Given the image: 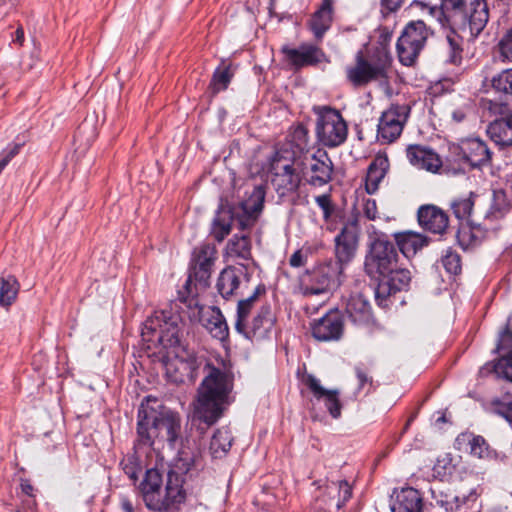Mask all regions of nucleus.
Wrapping results in <instances>:
<instances>
[{"label":"nucleus","mask_w":512,"mask_h":512,"mask_svg":"<svg viewBox=\"0 0 512 512\" xmlns=\"http://www.w3.org/2000/svg\"><path fill=\"white\" fill-rule=\"evenodd\" d=\"M181 433V418L178 413L170 410H157L149 405L141 404L138 410L137 438L134 449L137 451L150 449L155 438H160L174 446Z\"/></svg>","instance_id":"obj_4"},{"label":"nucleus","mask_w":512,"mask_h":512,"mask_svg":"<svg viewBox=\"0 0 512 512\" xmlns=\"http://www.w3.org/2000/svg\"><path fill=\"white\" fill-rule=\"evenodd\" d=\"M495 52L503 63H512V26L506 28L500 35Z\"/></svg>","instance_id":"obj_39"},{"label":"nucleus","mask_w":512,"mask_h":512,"mask_svg":"<svg viewBox=\"0 0 512 512\" xmlns=\"http://www.w3.org/2000/svg\"><path fill=\"white\" fill-rule=\"evenodd\" d=\"M418 222L420 226L434 234H443L449 225V218L441 208L427 204L418 209Z\"/></svg>","instance_id":"obj_25"},{"label":"nucleus","mask_w":512,"mask_h":512,"mask_svg":"<svg viewBox=\"0 0 512 512\" xmlns=\"http://www.w3.org/2000/svg\"><path fill=\"white\" fill-rule=\"evenodd\" d=\"M449 152L456 159L469 164L472 168H480L491 163L492 153L487 144L478 138L461 140L449 146Z\"/></svg>","instance_id":"obj_16"},{"label":"nucleus","mask_w":512,"mask_h":512,"mask_svg":"<svg viewBox=\"0 0 512 512\" xmlns=\"http://www.w3.org/2000/svg\"><path fill=\"white\" fill-rule=\"evenodd\" d=\"M377 282L375 297L379 305L392 294L407 290L411 282V272L405 266L401 257L396 261L395 266L392 265L383 273L379 274V278H374Z\"/></svg>","instance_id":"obj_14"},{"label":"nucleus","mask_w":512,"mask_h":512,"mask_svg":"<svg viewBox=\"0 0 512 512\" xmlns=\"http://www.w3.org/2000/svg\"><path fill=\"white\" fill-rule=\"evenodd\" d=\"M492 87L504 94L499 102L490 101L489 109L493 113L504 114L512 110V71L504 70L492 78Z\"/></svg>","instance_id":"obj_26"},{"label":"nucleus","mask_w":512,"mask_h":512,"mask_svg":"<svg viewBox=\"0 0 512 512\" xmlns=\"http://www.w3.org/2000/svg\"><path fill=\"white\" fill-rule=\"evenodd\" d=\"M124 473L134 482L138 479V473L141 471L139 459L135 454L127 455L120 462Z\"/></svg>","instance_id":"obj_48"},{"label":"nucleus","mask_w":512,"mask_h":512,"mask_svg":"<svg viewBox=\"0 0 512 512\" xmlns=\"http://www.w3.org/2000/svg\"><path fill=\"white\" fill-rule=\"evenodd\" d=\"M315 201L323 211V217L327 221L334 211V205L332 204L331 196L329 194H322L315 197Z\"/></svg>","instance_id":"obj_53"},{"label":"nucleus","mask_w":512,"mask_h":512,"mask_svg":"<svg viewBox=\"0 0 512 512\" xmlns=\"http://www.w3.org/2000/svg\"><path fill=\"white\" fill-rule=\"evenodd\" d=\"M343 329L342 316L333 310L311 323V333L317 341H337L341 338Z\"/></svg>","instance_id":"obj_23"},{"label":"nucleus","mask_w":512,"mask_h":512,"mask_svg":"<svg viewBox=\"0 0 512 512\" xmlns=\"http://www.w3.org/2000/svg\"><path fill=\"white\" fill-rule=\"evenodd\" d=\"M388 168V160L386 158L374 159L367 170L366 175V190L369 194H373L377 191L380 182L386 175Z\"/></svg>","instance_id":"obj_34"},{"label":"nucleus","mask_w":512,"mask_h":512,"mask_svg":"<svg viewBox=\"0 0 512 512\" xmlns=\"http://www.w3.org/2000/svg\"><path fill=\"white\" fill-rule=\"evenodd\" d=\"M184 323L180 315L171 310L156 311L143 324L141 336L147 347L161 346L164 349L178 350L181 344Z\"/></svg>","instance_id":"obj_6"},{"label":"nucleus","mask_w":512,"mask_h":512,"mask_svg":"<svg viewBox=\"0 0 512 512\" xmlns=\"http://www.w3.org/2000/svg\"><path fill=\"white\" fill-rule=\"evenodd\" d=\"M281 52L284 54L285 61L295 70L328 61L324 51L311 43H302L298 48L284 45Z\"/></svg>","instance_id":"obj_18"},{"label":"nucleus","mask_w":512,"mask_h":512,"mask_svg":"<svg viewBox=\"0 0 512 512\" xmlns=\"http://www.w3.org/2000/svg\"><path fill=\"white\" fill-rule=\"evenodd\" d=\"M429 35L428 27L422 20L409 22L397 41L399 61L405 66H412L423 49Z\"/></svg>","instance_id":"obj_12"},{"label":"nucleus","mask_w":512,"mask_h":512,"mask_svg":"<svg viewBox=\"0 0 512 512\" xmlns=\"http://www.w3.org/2000/svg\"><path fill=\"white\" fill-rule=\"evenodd\" d=\"M37 507V502L35 500V496L26 497L22 500L21 508L17 509L16 512H35Z\"/></svg>","instance_id":"obj_59"},{"label":"nucleus","mask_w":512,"mask_h":512,"mask_svg":"<svg viewBox=\"0 0 512 512\" xmlns=\"http://www.w3.org/2000/svg\"><path fill=\"white\" fill-rule=\"evenodd\" d=\"M472 498L473 500L476 499V493L472 492L468 497L463 496L462 500H460L459 496H449L445 495L444 498L437 499V503L440 504L442 507L445 508L446 511H453L454 509H458L462 503H465L466 500Z\"/></svg>","instance_id":"obj_50"},{"label":"nucleus","mask_w":512,"mask_h":512,"mask_svg":"<svg viewBox=\"0 0 512 512\" xmlns=\"http://www.w3.org/2000/svg\"><path fill=\"white\" fill-rule=\"evenodd\" d=\"M207 329L210 331L213 337L219 340L227 339L229 335L228 325L219 309L212 311V315L207 323Z\"/></svg>","instance_id":"obj_40"},{"label":"nucleus","mask_w":512,"mask_h":512,"mask_svg":"<svg viewBox=\"0 0 512 512\" xmlns=\"http://www.w3.org/2000/svg\"><path fill=\"white\" fill-rule=\"evenodd\" d=\"M295 165L304 184L319 188L332 180L334 165L329 154L323 149H317L315 152L306 150L295 156Z\"/></svg>","instance_id":"obj_9"},{"label":"nucleus","mask_w":512,"mask_h":512,"mask_svg":"<svg viewBox=\"0 0 512 512\" xmlns=\"http://www.w3.org/2000/svg\"><path fill=\"white\" fill-rule=\"evenodd\" d=\"M271 183L279 197H286L297 192L301 174L295 165V157L290 160L277 152L270 164Z\"/></svg>","instance_id":"obj_13"},{"label":"nucleus","mask_w":512,"mask_h":512,"mask_svg":"<svg viewBox=\"0 0 512 512\" xmlns=\"http://www.w3.org/2000/svg\"><path fill=\"white\" fill-rule=\"evenodd\" d=\"M392 512H422L423 500L418 490L407 487L395 492Z\"/></svg>","instance_id":"obj_30"},{"label":"nucleus","mask_w":512,"mask_h":512,"mask_svg":"<svg viewBox=\"0 0 512 512\" xmlns=\"http://www.w3.org/2000/svg\"><path fill=\"white\" fill-rule=\"evenodd\" d=\"M18 291L19 283L14 276L0 277V306H10L16 300Z\"/></svg>","instance_id":"obj_37"},{"label":"nucleus","mask_w":512,"mask_h":512,"mask_svg":"<svg viewBox=\"0 0 512 512\" xmlns=\"http://www.w3.org/2000/svg\"><path fill=\"white\" fill-rule=\"evenodd\" d=\"M232 441L233 438L228 427L217 429L210 441V453L214 458H222L230 450Z\"/></svg>","instance_id":"obj_35"},{"label":"nucleus","mask_w":512,"mask_h":512,"mask_svg":"<svg viewBox=\"0 0 512 512\" xmlns=\"http://www.w3.org/2000/svg\"><path fill=\"white\" fill-rule=\"evenodd\" d=\"M292 143L299 149L300 154L308 150L309 131L303 124H297L291 133Z\"/></svg>","instance_id":"obj_45"},{"label":"nucleus","mask_w":512,"mask_h":512,"mask_svg":"<svg viewBox=\"0 0 512 512\" xmlns=\"http://www.w3.org/2000/svg\"><path fill=\"white\" fill-rule=\"evenodd\" d=\"M303 383L313 394L317 401H322L332 418L338 419L342 413V403L340 401V392L337 389L324 388L320 380L314 375L308 374L303 378Z\"/></svg>","instance_id":"obj_22"},{"label":"nucleus","mask_w":512,"mask_h":512,"mask_svg":"<svg viewBox=\"0 0 512 512\" xmlns=\"http://www.w3.org/2000/svg\"><path fill=\"white\" fill-rule=\"evenodd\" d=\"M355 372L359 382V390L363 389L366 384H369L370 387L372 386L373 380L371 377L367 375V373L364 370H362L361 368H356Z\"/></svg>","instance_id":"obj_60"},{"label":"nucleus","mask_w":512,"mask_h":512,"mask_svg":"<svg viewBox=\"0 0 512 512\" xmlns=\"http://www.w3.org/2000/svg\"><path fill=\"white\" fill-rule=\"evenodd\" d=\"M497 350L499 353L503 354V356L512 355V331L508 328L501 333Z\"/></svg>","instance_id":"obj_51"},{"label":"nucleus","mask_w":512,"mask_h":512,"mask_svg":"<svg viewBox=\"0 0 512 512\" xmlns=\"http://www.w3.org/2000/svg\"><path fill=\"white\" fill-rule=\"evenodd\" d=\"M343 269L333 260L321 263L300 276L299 292L304 297L327 294L341 284Z\"/></svg>","instance_id":"obj_8"},{"label":"nucleus","mask_w":512,"mask_h":512,"mask_svg":"<svg viewBox=\"0 0 512 512\" xmlns=\"http://www.w3.org/2000/svg\"><path fill=\"white\" fill-rule=\"evenodd\" d=\"M23 143H16L14 146L5 153L3 158L0 160V173L8 165V163L19 153Z\"/></svg>","instance_id":"obj_57"},{"label":"nucleus","mask_w":512,"mask_h":512,"mask_svg":"<svg viewBox=\"0 0 512 512\" xmlns=\"http://www.w3.org/2000/svg\"><path fill=\"white\" fill-rule=\"evenodd\" d=\"M20 488H21V492L26 497H33V496H35L34 493H33L34 492V487L32 486V484L30 483L29 480L22 479L21 483H20Z\"/></svg>","instance_id":"obj_63"},{"label":"nucleus","mask_w":512,"mask_h":512,"mask_svg":"<svg viewBox=\"0 0 512 512\" xmlns=\"http://www.w3.org/2000/svg\"><path fill=\"white\" fill-rule=\"evenodd\" d=\"M306 263V256L303 254L302 250H296L289 259V264L291 267L298 268L304 266Z\"/></svg>","instance_id":"obj_58"},{"label":"nucleus","mask_w":512,"mask_h":512,"mask_svg":"<svg viewBox=\"0 0 512 512\" xmlns=\"http://www.w3.org/2000/svg\"><path fill=\"white\" fill-rule=\"evenodd\" d=\"M409 163L419 170L436 174L443 166L440 155L431 147L421 144H410L406 148Z\"/></svg>","instance_id":"obj_21"},{"label":"nucleus","mask_w":512,"mask_h":512,"mask_svg":"<svg viewBox=\"0 0 512 512\" xmlns=\"http://www.w3.org/2000/svg\"><path fill=\"white\" fill-rule=\"evenodd\" d=\"M443 6L439 15L441 28L449 31V62L460 64L463 39L474 42L482 34L490 19L489 6L487 0H445Z\"/></svg>","instance_id":"obj_2"},{"label":"nucleus","mask_w":512,"mask_h":512,"mask_svg":"<svg viewBox=\"0 0 512 512\" xmlns=\"http://www.w3.org/2000/svg\"><path fill=\"white\" fill-rule=\"evenodd\" d=\"M162 474L157 469H148L139 485V490L146 507L155 511L162 495Z\"/></svg>","instance_id":"obj_27"},{"label":"nucleus","mask_w":512,"mask_h":512,"mask_svg":"<svg viewBox=\"0 0 512 512\" xmlns=\"http://www.w3.org/2000/svg\"><path fill=\"white\" fill-rule=\"evenodd\" d=\"M493 404L495 412L512 423V398L497 400Z\"/></svg>","instance_id":"obj_52"},{"label":"nucleus","mask_w":512,"mask_h":512,"mask_svg":"<svg viewBox=\"0 0 512 512\" xmlns=\"http://www.w3.org/2000/svg\"><path fill=\"white\" fill-rule=\"evenodd\" d=\"M392 61L391 53L384 44L377 45L367 53L358 51L354 63L345 69L346 79L354 88L366 87L372 82L386 83Z\"/></svg>","instance_id":"obj_5"},{"label":"nucleus","mask_w":512,"mask_h":512,"mask_svg":"<svg viewBox=\"0 0 512 512\" xmlns=\"http://www.w3.org/2000/svg\"><path fill=\"white\" fill-rule=\"evenodd\" d=\"M358 222L356 216L349 219L335 237L336 260H333V262L340 263L342 269L355 257L359 243Z\"/></svg>","instance_id":"obj_17"},{"label":"nucleus","mask_w":512,"mask_h":512,"mask_svg":"<svg viewBox=\"0 0 512 512\" xmlns=\"http://www.w3.org/2000/svg\"><path fill=\"white\" fill-rule=\"evenodd\" d=\"M226 255L232 259L248 260L251 258V243L247 236L231 238L226 246Z\"/></svg>","instance_id":"obj_36"},{"label":"nucleus","mask_w":512,"mask_h":512,"mask_svg":"<svg viewBox=\"0 0 512 512\" xmlns=\"http://www.w3.org/2000/svg\"><path fill=\"white\" fill-rule=\"evenodd\" d=\"M339 489L338 507L344 505L352 497V487L346 480L337 482Z\"/></svg>","instance_id":"obj_54"},{"label":"nucleus","mask_w":512,"mask_h":512,"mask_svg":"<svg viewBox=\"0 0 512 512\" xmlns=\"http://www.w3.org/2000/svg\"><path fill=\"white\" fill-rule=\"evenodd\" d=\"M265 292H266L265 286L260 284L254 289L253 293L250 296H248L247 298H245L244 300H249V304L255 305V302L257 301L258 297L260 295H264Z\"/></svg>","instance_id":"obj_62"},{"label":"nucleus","mask_w":512,"mask_h":512,"mask_svg":"<svg viewBox=\"0 0 512 512\" xmlns=\"http://www.w3.org/2000/svg\"><path fill=\"white\" fill-rule=\"evenodd\" d=\"M218 259V251L213 244L204 243L194 248L190 261L189 276L185 288L189 294H193L192 286L201 289L209 286V280L215 262Z\"/></svg>","instance_id":"obj_11"},{"label":"nucleus","mask_w":512,"mask_h":512,"mask_svg":"<svg viewBox=\"0 0 512 512\" xmlns=\"http://www.w3.org/2000/svg\"><path fill=\"white\" fill-rule=\"evenodd\" d=\"M184 478L181 473L170 471L167 474V481L162 491V495L158 500V505L155 509L157 512H169L178 510L180 505L186 499V491L183 488Z\"/></svg>","instance_id":"obj_20"},{"label":"nucleus","mask_w":512,"mask_h":512,"mask_svg":"<svg viewBox=\"0 0 512 512\" xmlns=\"http://www.w3.org/2000/svg\"><path fill=\"white\" fill-rule=\"evenodd\" d=\"M346 314L350 321L360 327H366L374 322L371 306L361 294L353 295L346 304Z\"/></svg>","instance_id":"obj_28"},{"label":"nucleus","mask_w":512,"mask_h":512,"mask_svg":"<svg viewBox=\"0 0 512 512\" xmlns=\"http://www.w3.org/2000/svg\"><path fill=\"white\" fill-rule=\"evenodd\" d=\"M511 202L504 190H495L493 199L487 213L493 219L503 218L511 210Z\"/></svg>","instance_id":"obj_38"},{"label":"nucleus","mask_w":512,"mask_h":512,"mask_svg":"<svg viewBox=\"0 0 512 512\" xmlns=\"http://www.w3.org/2000/svg\"><path fill=\"white\" fill-rule=\"evenodd\" d=\"M265 189L250 181L238 189L239 203L236 206L221 204L213 220L212 233L221 242L231 232L233 224L240 230L252 227L261 214L265 201Z\"/></svg>","instance_id":"obj_3"},{"label":"nucleus","mask_w":512,"mask_h":512,"mask_svg":"<svg viewBox=\"0 0 512 512\" xmlns=\"http://www.w3.org/2000/svg\"><path fill=\"white\" fill-rule=\"evenodd\" d=\"M395 239L399 251L407 258L415 255L427 244L426 237L412 232L396 234Z\"/></svg>","instance_id":"obj_33"},{"label":"nucleus","mask_w":512,"mask_h":512,"mask_svg":"<svg viewBox=\"0 0 512 512\" xmlns=\"http://www.w3.org/2000/svg\"><path fill=\"white\" fill-rule=\"evenodd\" d=\"M441 262L448 273L457 275L461 272V257L457 252L451 249L447 250L442 256Z\"/></svg>","instance_id":"obj_46"},{"label":"nucleus","mask_w":512,"mask_h":512,"mask_svg":"<svg viewBox=\"0 0 512 512\" xmlns=\"http://www.w3.org/2000/svg\"><path fill=\"white\" fill-rule=\"evenodd\" d=\"M172 352L174 357L165 363L167 378L175 384H193L202 372L205 373L197 391L194 417L207 425L215 424L230 405L233 376L210 365L204 356H198L187 347Z\"/></svg>","instance_id":"obj_1"},{"label":"nucleus","mask_w":512,"mask_h":512,"mask_svg":"<svg viewBox=\"0 0 512 512\" xmlns=\"http://www.w3.org/2000/svg\"><path fill=\"white\" fill-rule=\"evenodd\" d=\"M363 213L369 220H375L377 218V204L374 199H366L363 203Z\"/></svg>","instance_id":"obj_55"},{"label":"nucleus","mask_w":512,"mask_h":512,"mask_svg":"<svg viewBox=\"0 0 512 512\" xmlns=\"http://www.w3.org/2000/svg\"><path fill=\"white\" fill-rule=\"evenodd\" d=\"M404 0H381V12L388 15L397 11L403 4Z\"/></svg>","instance_id":"obj_56"},{"label":"nucleus","mask_w":512,"mask_h":512,"mask_svg":"<svg viewBox=\"0 0 512 512\" xmlns=\"http://www.w3.org/2000/svg\"><path fill=\"white\" fill-rule=\"evenodd\" d=\"M445 0H440L439 5H431L429 2L421 0H413L410 4L411 9H418L422 12H426L429 16L436 20V22L442 26V16L439 15L443 9Z\"/></svg>","instance_id":"obj_43"},{"label":"nucleus","mask_w":512,"mask_h":512,"mask_svg":"<svg viewBox=\"0 0 512 512\" xmlns=\"http://www.w3.org/2000/svg\"><path fill=\"white\" fill-rule=\"evenodd\" d=\"M493 372L498 378L512 382V355L502 356L493 366Z\"/></svg>","instance_id":"obj_47"},{"label":"nucleus","mask_w":512,"mask_h":512,"mask_svg":"<svg viewBox=\"0 0 512 512\" xmlns=\"http://www.w3.org/2000/svg\"><path fill=\"white\" fill-rule=\"evenodd\" d=\"M473 193L469 197L455 199L451 203V209L459 220H469L474 207Z\"/></svg>","instance_id":"obj_42"},{"label":"nucleus","mask_w":512,"mask_h":512,"mask_svg":"<svg viewBox=\"0 0 512 512\" xmlns=\"http://www.w3.org/2000/svg\"><path fill=\"white\" fill-rule=\"evenodd\" d=\"M249 281L250 274L244 265L228 266L220 272L216 288L223 298L228 299L237 294L241 284Z\"/></svg>","instance_id":"obj_24"},{"label":"nucleus","mask_w":512,"mask_h":512,"mask_svg":"<svg viewBox=\"0 0 512 512\" xmlns=\"http://www.w3.org/2000/svg\"><path fill=\"white\" fill-rule=\"evenodd\" d=\"M466 117V113L463 109H457L452 113V118L455 122L460 123Z\"/></svg>","instance_id":"obj_64"},{"label":"nucleus","mask_w":512,"mask_h":512,"mask_svg":"<svg viewBox=\"0 0 512 512\" xmlns=\"http://www.w3.org/2000/svg\"><path fill=\"white\" fill-rule=\"evenodd\" d=\"M234 73L231 69V65H226L223 67H218L212 76L209 88L211 89L213 94H217L218 92L227 89Z\"/></svg>","instance_id":"obj_41"},{"label":"nucleus","mask_w":512,"mask_h":512,"mask_svg":"<svg viewBox=\"0 0 512 512\" xmlns=\"http://www.w3.org/2000/svg\"><path fill=\"white\" fill-rule=\"evenodd\" d=\"M410 111L408 104H392L382 112L377 125V139L386 144L397 140L408 121Z\"/></svg>","instance_id":"obj_15"},{"label":"nucleus","mask_w":512,"mask_h":512,"mask_svg":"<svg viewBox=\"0 0 512 512\" xmlns=\"http://www.w3.org/2000/svg\"><path fill=\"white\" fill-rule=\"evenodd\" d=\"M479 234L480 231L473 227H462L457 234L458 242L464 249L476 246L481 242V236Z\"/></svg>","instance_id":"obj_44"},{"label":"nucleus","mask_w":512,"mask_h":512,"mask_svg":"<svg viewBox=\"0 0 512 512\" xmlns=\"http://www.w3.org/2000/svg\"><path fill=\"white\" fill-rule=\"evenodd\" d=\"M118 512H136L132 501L127 496H122L120 498Z\"/></svg>","instance_id":"obj_61"},{"label":"nucleus","mask_w":512,"mask_h":512,"mask_svg":"<svg viewBox=\"0 0 512 512\" xmlns=\"http://www.w3.org/2000/svg\"><path fill=\"white\" fill-rule=\"evenodd\" d=\"M254 305L249 304V300H240L237 305V314L235 320V330L243 329V324L248 321V317Z\"/></svg>","instance_id":"obj_49"},{"label":"nucleus","mask_w":512,"mask_h":512,"mask_svg":"<svg viewBox=\"0 0 512 512\" xmlns=\"http://www.w3.org/2000/svg\"><path fill=\"white\" fill-rule=\"evenodd\" d=\"M492 121L487 127L490 139L500 147L512 146V109L509 113Z\"/></svg>","instance_id":"obj_29"},{"label":"nucleus","mask_w":512,"mask_h":512,"mask_svg":"<svg viewBox=\"0 0 512 512\" xmlns=\"http://www.w3.org/2000/svg\"><path fill=\"white\" fill-rule=\"evenodd\" d=\"M276 323V316L270 305L262 306L251 322L247 321L243 324V329L236 330L245 338L250 340H264L268 338Z\"/></svg>","instance_id":"obj_19"},{"label":"nucleus","mask_w":512,"mask_h":512,"mask_svg":"<svg viewBox=\"0 0 512 512\" xmlns=\"http://www.w3.org/2000/svg\"><path fill=\"white\" fill-rule=\"evenodd\" d=\"M317 115L316 137L318 141L329 148L343 144L348 135V127L341 113L328 106L314 107Z\"/></svg>","instance_id":"obj_10"},{"label":"nucleus","mask_w":512,"mask_h":512,"mask_svg":"<svg viewBox=\"0 0 512 512\" xmlns=\"http://www.w3.org/2000/svg\"><path fill=\"white\" fill-rule=\"evenodd\" d=\"M367 249L364 257V272L373 280L386 271L400 258L397 247L384 232L371 225L368 230Z\"/></svg>","instance_id":"obj_7"},{"label":"nucleus","mask_w":512,"mask_h":512,"mask_svg":"<svg viewBox=\"0 0 512 512\" xmlns=\"http://www.w3.org/2000/svg\"><path fill=\"white\" fill-rule=\"evenodd\" d=\"M456 441L458 444L466 442L469 445L470 454L479 459L497 461L499 458L498 452L491 448L485 438L480 435L462 433Z\"/></svg>","instance_id":"obj_32"},{"label":"nucleus","mask_w":512,"mask_h":512,"mask_svg":"<svg viewBox=\"0 0 512 512\" xmlns=\"http://www.w3.org/2000/svg\"><path fill=\"white\" fill-rule=\"evenodd\" d=\"M333 20V1L322 0L321 6L317 9L308 22V26L317 40H321L330 28Z\"/></svg>","instance_id":"obj_31"}]
</instances>
